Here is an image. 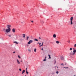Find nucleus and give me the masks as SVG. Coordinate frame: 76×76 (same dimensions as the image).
<instances>
[{
	"label": "nucleus",
	"instance_id": "1",
	"mask_svg": "<svg viewBox=\"0 0 76 76\" xmlns=\"http://www.w3.org/2000/svg\"><path fill=\"white\" fill-rule=\"evenodd\" d=\"M73 17H71L70 18V24L72 25H73Z\"/></svg>",
	"mask_w": 76,
	"mask_h": 76
},
{
	"label": "nucleus",
	"instance_id": "2",
	"mask_svg": "<svg viewBox=\"0 0 76 76\" xmlns=\"http://www.w3.org/2000/svg\"><path fill=\"white\" fill-rule=\"evenodd\" d=\"M10 31H11V29H9L8 28L7 29H6L5 32H7V33H9V32H10Z\"/></svg>",
	"mask_w": 76,
	"mask_h": 76
},
{
	"label": "nucleus",
	"instance_id": "3",
	"mask_svg": "<svg viewBox=\"0 0 76 76\" xmlns=\"http://www.w3.org/2000/svg\"><path fill=\"white\" fill-rule=\"evenodd\" d=\"M33 42V40H30L29 42H28V44H31V43H32Z\"/></svg>",
	"mask_w": 76,
	"mask_h": 76
},
{
	"label": "nucleus",
	"instance_id": "4",
	"mask_svg": "<svg viewBox=\"0 0 76 76\" xmlns=\"http://www.w3.org/2000/svg\"><path fill=\"white\" fill-rule=\"evenodd\" d=\"M7 29H10V27H11V25H8L7 26Z\"/></svg>",
	"mask_w": 76,
	"mask_h": 76
},
{
	"label": "nucleus",
	"instance_id": "5",
	"mask_svg": "<svg viewBox=\"0 0 76 76\" xmlns=\"http://www.w3.org/2000/svg\"><path fill=\"white\" fill-rule=\"evenodd\" d=\"M12 31L14 33H15V32H16V29H15V28H13L12 29Z\"/></svg>",
	"mask_w": 76,
	"mask_h": 76
},
{
	"label": "nucleus",
	"instance_id": "6",
	"mask_svg": "<svg viewBox=\"0 0 76 76\" xmlns=\"http://www.w3.org/2000/svg\"><path fill=\"white\" fill-rule=\"evenodd\" d=\"M73 50H74L73 51V53L74 54H75V53H76V50H75V49L73 48Z\"/></svg>",
	"mask_w": 76,
	"mask_h": 76
},
{
	"label": "nucleus",
	"instance_id": "7",
	"mask_svg": "<svg viewBox=\"0 0 76 76\" xmlns=\"http://www.w3.org/2000/svg\"><path fill=\"white\" fill-rule=\"evenodd\" d=\"M69 55H72V56H74V55L75 54H74V53H73V52H71L69 53Z\"/></svg>",
	"mask_w": 76,
	"mask_h": 76
},
{
	"label": "nucleus",
	"instance_id": "8",
	"mask_svg": "<svg viewBox=\"0 0 76 76\" xmlns=\"http://www.w3.org/2000/svg\"><path fill=\"white\" fill-rule=\"evenodd\" d=\"M53 38H56V34H54L53 35Z\"/></svg>",
	"mask_w": 76,
	"mask_h": 76
},
{
	"label": "nucleus",
	"instance_id": "9",
	"mask_svg": "<svg viewBox=\"0 0 76 76\" xmlns=\"http://www.w3.org/2000/svg\"><path fill=\"white\" fill-rule=\"evenodd\" d=\"M17 61L18 64H20V62H19V61L18 59L17 60Z\"/></svg>",
	"mask_w": 76,
	"mask_h": 76
},
{
	"label": "nucleus",
	"instance_id": "10",
	"mask_svg": "<svg viewBox=\"0 0 76 76\" xmlns=\"http://www.w3.org/2000/svg\"><path fill=\"white\" fill-rule=\"evenodd\" d=\"M26 73H27V74H28V73H29V72L27 71V68H26Z\"/></svg>",
	"mask_w": 76,
	"mask_h": 76
},
{
	"label": "nucleus",
	"instance_id": "11",
	"mask_svg": "<svg viewBox=\"0 0 76 76\" xmlns=\"http://www.w3.org/2000/svg\"><path fill=\"white\" fill-rule=\"evenodd\" d=\"M56 44H59V43H60V42H59L58 41H57L56 42Z\"/></svg>",
	"mask_w": 76,
	"mask_h": 76
},
{
	"label": "nucleus",
	"instance_id": "12",
	"mask_svg": "<svg viewBox=\"0 0 76 76\" xmlns=\"http://www.w3.org/2000/svg\"><path fill=\"white\" fill-rule=\"evenodd\" d=\"M61 59L62 60H64V58L62 56H61Z\"/></svg>",
	"mask_w": 76,
	"mask_h": 76
},
{
	"label": "nucleus",
	"instance_id": "13",
	"mask_svg": "<svg viewBox=\"0 0 76 76\" xmlns=\"http://www.w3.org/2000/svg\"><path fill=\"white\" fill-rule=\"evenodd\" d=\"M23 37L24 38H25V34H23Z\"/></svg>",
	"mask_w": 76,
	"mask_h": 76
},
{
	"label": "nucleus",
	"instance_id": "14",
	"mask_svg": "<svg viewBox=\"0 0 76 76\" xmlns=\"http://www.w3.org/2000/svg\"><path fill=\"white\" fill-rule=\"evenodd\" d=\"M14 43H15L16 44H18V43L17 42H14Z\"/></svg>",
	"mask_w": 76,
	"mask_h": 76
},
{
	"label": "nucleus",
	"instance_id": "15",
	"mask_svg": "<svg viewBox=\"0 0 76 76\" xmlns=\"http://www.w3.org/2000/svg\"><path fill=\"white\" fill-rule=\"evenodd\" d=\"M34 52H36L37 51V49L36 48H35L34 50Z\"/></svg>",
	"mask_w": 76,
	"mask_h": 76
},
{
	"label": "nucleus",
	"instance_id": "16",
	"mask_svg": "<svg viewBox=\"0 0 76 76\" xmlns=\"http://www.w3.org/2000/svg\"><path fill=\"white\" fill-rule=\"evenodd\" d=\"M48 56H49V58H51V56L50 55H48Z\"/></svg>",
	"mask_w": 76,
	"mask_h": 76
},
{
	"label": "nucleus",
	"instance_id": "17",
	"mask_svg": "<svg viewBox=\"0 0 76 76\" xmlns=\"http://www.w3.org/2000/svg\"><path fill=\"white\" fill-rule=\"evenodd\" d=\"M34 41H38V40L37 39H34Z\"/></svg>",
	"mask_w": 76,
	"mask_h": 76
},
{
	"label": "nucleus",
	"instance_id": "18",
	"mask_svg": "<svg viewBox=\"0 0 76 76\" xmlns=\"http://www.w3.org/2000/svg\"><path fill=\"white\" fill-rule=\"evenodd\" d=\"M25 70H23V72H22V74H23V73H25Z\"/></svg>",
	"mask_w": 76,
	"mask_h": 76
},
{
	"label": "nucleus",
	"instance_id": "19",
	"mask_svg": "<svg viewBox=\"0 0 76 76\" xmlns=\"http://www.w3.org/2000/svg\"><path fill=\"white\" fill-rule=\"evenodd\" d=\"M28 39H29V37H28V36L27 37L26 40H28Z\"/></svg>",
	"mask_w": 76,
	"mask_h": 76
},
{
	"label": "nucleus",
	"instance_id": "20",
	"mask_svg": "<svg viewBox=\"0 0 76 76\" xmlns=\"http://www.w3.org/2000/svg\"><path fill=\"white\" fill-rule=\"evenodd\" d=\"M69 50H70V51H72V48H70L69 49Z\"/></svg>",
	"mask_w": 76,
	"mask_h": 76
},
{
	"label": "nucleus",
	"instance_id": "21",
	"mask_svg": "<svg viewBox=\"0 0 76 76\" xmlns=\"http://www.w3.org/2000/svg\"><path fill=\"white\" fill-rule=\"evenodd\" d=\"M18 58H20V56H19V55H18Z\"/></svg>",
	"mask_w": 76,
	"mask_h": 76
},
{
	"label": "nucleus",
	"instance_id": "22",
	"mask_svg": "<svg viewBox=\"0 0 76 76\" xmlns=\"http://www.w3.org/2000/svg\"><path fill=\"white\" fill-rule=\"evenodd\" d=\"M56 73L57 74H58V71H56Z\"/></svg>",
	"mask_w": 76,
	"mask_h": 76
},
{
	"label": "nucleus",
	"instance_id": "23",
	"mask_svg": "<svg viewBox=\"0 0 76 76\" xmlns=\"http://www.w3.org/2000/svg\"><path fill=\"white\" fill-rule=\"evenodd\" d=\"M74 47H76V44L74 45Z\"/></svg>",
	"mask_w": 76,
	"mask_h": 76
},
{
	"label": "nucleus",
	"instance_id": "24",
	"mask_svg": "<svg viewBox=\"0 0 76 76\" xmlns=\"http://www.w3.org/2000/svg\"><path fill=\"white\" fill-rule=\"evenodd\" d=\"M8 36L9 37H11V35H9Z\"/></svg>",
	"mask_w": 76,
	"mask_h": 76
},
{
	"label": "nucleus",
	"instance_id": "25",
	"mask_svg": "<svg viewBox=\"0 0 76 76\" xmlns=\"http://www.w3.org/2000/svg\"><path fill=\"white\" fill-rule=\"evenodd\" d=\"M44 44V43L43 42H42V45H43V44Z\"/></svg>",
	"mask_w": 76,
	"mask_h": 76
},
{
	"label": "nucleus",
	"instance_id": "26",
	"mask_svg": "<svg viewBox=\"0 0 76 76\" xmlns=\"http://www.w3.org/2000/svg\"><path fill=\"white\" fill-rule=\"evenodd\" d=\"M28 51H29L30 52H31V50L28 49Z\"/></svg>",
	"mask_w": 76,
	"mask_h": 76
},
{
	"label": "nucleus",
	"instance_id": "27",
	"mask_svg": "<svg viewBox=\"0 0 76 76\" xmlns=\"http://www.w3.org/2000/svg\"><path fill=\"white\" fill-rule=\"evenodd\" d=\"M3 31H6V29L5 28L3 29Z\"/></svg>",
	"mask_w": 76,
	"mask_h": 76
},
{
	"label": "nucleus",
	"instance_id": "28",
	"mask_svg": "<svg viewBox=\"0 0 76 76\" xmlns=\"http://www.w3.org/2000/svg\"><path fill=\"white\" fill-rule=\"evenodd\" d=\"M41 50H44V49L43 48H42Z\"/></svg>",
	"mask_w": 76,
	"mask_h": 76
},
{
	"label": "nucleus",
	"instance_id": "29",
	"mask_svg": "<svg viewBox=\"0 0 76 76\" xmlns=\"http://www.w3.org/2000/svg\"><path fill=\"white\" fill-rule=\"evenodd\" d=\"M61 65H62V66H64V64H63V63L61 64Z\"/></svg>",
	"mask_w": 76,
	"mask_h": 76
},
{
	"label": "nucleus",
	"instance_id": "30",
	"mask_svg": "<svg viewBox=\"0 0 76 76\" xmlns=\"http://www.w3.org/2000/svg\"><path fill=\"white\" fill-rule=\"evenodd\" d=\"M68 43H70V41H68Z\"/></svg>",
	"mask_w": 76,
	"mask_h": 76
},
{
	"label": "nucleus",
	"instance_id": "31",
	"mask_svg": "<svg viewBox=\"0 0 76 76\" xmlns=\"http://www.w3.org/2000/svg\"><path fill=\"white\" fill-rule=\"evenodd\" d=\"M43 61H46V59H45L43 60Z\"/></svg>",
	"mask_w": 76,
	"mask_h": 76
},
{
	"label": "nucleus",
	"instance_id": "32",
	"mask_svg": "<svg viewBox=\"0 0 76 76\" xmlns=\"http://www.w3.org/2000/svg\"><path fill=\"white\" fill-rule=\"evenodd\" d=\"M19 71H22V69H19Z\"/></svg>",
	"mask_w": 76,
	"mask_h": 76
},
{
	"label": "nucleus",
	"instance_id": "33",
	"mask_svg": "<svg viewBox=\"0 0 76 76\" xmlns=\"http://www.w3.org/2000/svg\"><path fill=\"white\" fill-rule=\"evenodd\" d=\"M42 45H40L39 47H42Z\"/></svg>",
	"mask_w": 76,
	"mask_h": 76
},
{
	"label": "nucleus",
	"instance_id": "34",
	"mask_svg": "<svg viewBox=\"0 0 76 76\" xmlns=\"http://www.w3.org/2000/svg\"><path fill=\"white\" fill-rule=\"evenodd\" d=\"M16 53V52L15 51L13 52V53Z\"/></svg>",
	"mask_w": 76,
	"mask_h": 76
},
{
	"label": "nucleus",
	"instance_id": "35",
	"mask_svg": "<svg viewBox=\"0 0 76 76\" xmlns=\"http://www.w3.org/2000/svg\"><path fill=\"white\" fill-rule=\"evenodd\" d=\"M31 22H33V23H34V21L33 20L31 21Z\"/></svg>",
	"mask_w": 76,
	"mask_h": 76
},
{
	"label": "nucleus",
	"instance_id": "36",
	"mask_svg": "<svg viewBox=\"0 0 76 76\" xmlns=\"http://www.w3.org/2000/svg\"><path fill=\"white\" fill-rule=\"evenodd\" d=\"M56 63V61H55V63Z\"/></svg>",
	"mask_w": 76,
	"mask_h": 76
},
{
	"label": "nucleus",
	"instance_id": "37",
	"mask_svg": "<svg viewBox=\"0 0 76 76\" xmlns=\"http://www.w3.org/2000/svg\"><path fill=\"white\" fill-rule=\"evenodd\" d=\"M41 43H39V45H41Z\"/></svg>",
	"mask_w": 76,
	"mask_h": 76
},
{
	"label": "nucleus",
	"instance_id": "38",
	"mask_svg": "<svg viewBox=\"0 0 76 76\" xmlns=\"http://www.w3.org/2000/svg\"><path fill=\"white\" fill-rule=\"evenodd\" d=\"M39 39H41V37H39Z\"/></svg>",
	"mask_w": 76,
	"mask_h": 76
},
{
	"label": "nucleus",
	"instance_id": "39",
	"mask_svg": "<svg viewBox=\"0 0 76 76\" xmlns=\"http://www.w3.org/2000/svg\"><path fill=\"white\" fill-rule=\"evenodd\" d=\"M47 58V57H45V58Z\"/></svg>",
	"mask_w": 76,
	"mask_h": 76
},
{
	"label": "nucleus",
	"instance_id": "40",
	"mask_svg": "<svg viewBox=\"0 0 76 76\" xmlns=\"http://www.w3.org/2000/svg\"><path fill=\"white\" fill-rule=\"evenodd\" d=\"M37 44H39V42H38V43H37Z\"/></svg>",
	"mask_w": 76,
	"mask_h": 76
},
{
	"label": "nucleus",
	"instance_id": "41",
	"mask_svg": "<svg viewBox=\"0 0 76 76\" xmlns=\"http://www.w3.org/2000/svg\"><path fill=\"white\" fill-rule=\"evenodd\" d=\"M57 68H58V66H57Z\"/></svg>",
	"mask_w": 76,
	"mask_h": 76
},
{
	"label": "nucleus",
	"instance_id": "42",
	"mask_svg": "<svg viewBox=\"0 0 76 76\" xmlns=\"http://www.w3.org/2000/svg\"><path fill=\"white\" fill-rule=\"evenodd\" d=\"M21 62H22V61H21Z\"/></svg>",
	"mask_w": 76,
	"mask_h": 76
},
{
	"label": "nucleus",
	"instance_id": "43",
	"mask_svg": "<svg viewBox=\"0 0 76 76\" xmlns=\"http://www.w3.org/2000/svg\"><path fill=\"white\" fill-rule=\"evenodd\" d=\"M25 76H26V75H25Z\"/></svg>",
	"mask_w": 76,
	"mask_h": 76
},
{
	"label": "nucleus",
	"instance_id": "44",
	"mask_svg": "<svg viewBox=\"0 0 76 76\" xmlns=\"http://www.w3.org/2000/svg\"><path fill=\"white\" fill-rule=\"evenodd\" d=\"M68 68V67H67V68Z\"/></svg>",
	"mask_w": 76,
	"mask_h": 76
}]
</instances>
